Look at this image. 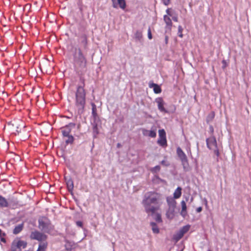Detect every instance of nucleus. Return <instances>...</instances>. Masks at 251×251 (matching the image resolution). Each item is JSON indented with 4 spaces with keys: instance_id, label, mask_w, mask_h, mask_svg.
Here are the masks:
<instances>
[{
    "instance_id": "1",
    "label": "nucleus",
    "mask_w": 251,
    "mask_h": 251,
    "mask_svg": "<svg viewBox=\"0 0 251 251\" xmlns=\"http://www.w3.org/2000/svg\"><path fill=\"white\" fill-rule=\"evenodd\" d=\"M161 197L159 194L155 192H148L145 194L143 204L147 213L152 214L155 212L157 208L154 205L157 203Z\"/></svg>"
},
{
    "instance_id": "2",
    "label": "nucleus",
    "mask_w": 251,
    "mask_h": 251,
    "mask_svg": "<svg viewBox=\"0 0 251 251\" xmlns=\"http://www.w3.org/2000/svg\"><path fill=\"white\" fill-rule=\"evenodd\" d=\"M85 104V92L83 87L78 86L75 93V104L78 108V113H81Z\"/></svg>"
},
{
    "instance_id": "3",
    "label": "nucleus",
    "mask_w": 251,
    "mask_h": 251,
    "mask_svg": "<svg viewBox=\"0 0 251 251\" xmlns=\"http://www.w3.org/2000/svg\"><path fill=\"white\" fill-rule=\"evenodd\" d=\"M74 58L75 66L80 68H84L85 67L86 61L79 49L76 50Z\"/></svg>"
},
{
    "instance_id": "4",
    "label": "nucleus",
    "mask_w": 251,
    "mask_h": 251,
    "mask_svg": "<svg viewBox=\"0 0 251 251\" xmlns=\"http://www.w3.org/2000/svg\"><path fill=\"white\" fill-rule=\"evenodd\" d=\"M39 227L47 233H49L52 228L49 220L46 217H42L39 219Z\"/></svg>"
},
{
    "instance_id": "5",
    "label": "nucleus",
    "mask_w": 251,
    "mask_h": 251,
    "mask_svg": "<svg viewBox=\"0 0 251 251\" xmlns=\"http://www.w3.org/2000/svg\"><path fill=\"white\" fill-rule=\"evenodd\" d=\"M8 128L12 130L14 133L16 134L19 133V129L25 127L24 123L20 120L14 121L13 122H10L7 125Z\"/></svg>"
},
{
    "instance_id": "6",
    "label": "nucleus",
    "mask_w": 251,
    "mask_h": 251,
    "mask_svg": "<svg viewBox=\"0 0 251 251\" xmlns=\"http://www.w3.org/2000/svg\"><path fill=\"white\" fill-rule=\"evenodd\" d=\"M176 153L181 161V163L183 166V169L185 171H188L189 170V164L188 162L187 157L185 153L179 147L177 148Z\"/></svg>"
},
{
    "instance_id": "7",
    "label": "nucleus",
    "mask_w": 251,
    "mask_h": 251,
    "mask_svg": "<svg viewBox=\"0 0 251 251\" xmlns=\"http://www.w3.org/2000/svg\"><path fill=\"white\" fill-rule=\"evenodd\" d=\"M26 245V242L19 239H16L12 243L11 251H22V249H25Z\"/></svg>"
},
{
    "instance_id": "8",
    "label": "nucleus",
    "mask_w": 251,
    "mask_h": 251,
    "mask_svg": "<svg viewBox=\"0 0 251 251\" xmlns=\"http://www.w3.org/2000/svg\"><path fill=\"white\" fill-rule=\"evenodd\" d=\"M206 143L207 147L209 149L213 150L215 153L217 155H218L219 151L217 149V142L215 138L212 136L208 138L206 140Z\"/></svg>"
},
{
    "instance_id": "9",
    "label": "nucleus",
    "mask_w": 251,
    "mask_h": 251,
    "mask_svg": "<svg viewBox=\"0 0 251 251\" xmlns=\"http://www.w3.org/2000/svg\"><path fill=\"white\" fill-rule=\"evenodd\" d=\"M30 237L32 239L38 240L40 242L44 241L47 239V236L38 231L32 232Z\"/></svg>"
},
{
    "instance_id": "10",
    "label": "nucleus",
    "mask_w": 251,
    "mask_h": 251,
    "mask_svg": "<svg viewBox=\"0 0 251 251\" xmlns=\"http://www.w3.org/2000/svg\"><path fill=\"white\" fill-rule=\"evenodd\" d=\"M155 102L157 103L158 109L161 112L167 113L168 111L165 108V102L161 98H158L155 99Z\"/></svg>"
},
{
    "instance_id": "11",
    "label": "nucleus",
    "mask_w": 251,
    "mask_h": 251,
    "mask_svg": "<svg viewBox=\"0 0 251 251\" xmlns=\"http://www.w3.org/2000/svg\"><path fill=\"white\" fill-rule=\"evenodd\" d=\"M75 124L70 123L69 125L62 128L63 136H69L71 130L75 127Z\"/></svg>"
},
{
    "instance_id": "12",
    "label": "nucleus",
    "mask_w": 251,
    "mask_h": 251,
    "mask_svg": "<svg viewBox=\"0 0 251 251\" xmlns=\"http://www.w3.org/2000/svg\"><path fill=\"white\" fill-rule=\"evenodd\" d=\"M166 13L168 14V15H164V20L168 26L169 29H170V27L172 26V21L170 18L169 16H171V14L170 12V9H167L166 10Z\"/></svg>"
},
{
    "instance_id": "13",
    "label": "nucleus",
    "mask_w": 251,
    "mask_h": 251,
    "mask_svg": "<svg viewBox=\"0 0 251 251\" xmlns=\"http://www.w3.org/2000/svg\"><path fill=\"white\" fill-rule=\"evenodd\" d=\"M143 134L145 136H150L152 138H154L156 136V132L155 129H151V130L144 129L143 131Z\"/></svg>"
},
{
    "instance_id": "14",
    "label": "nucleus",
    "mask_w": 251,
    "mask_h": 251,
    "mask_svg": "<svg viewBox=\"0 0 251 251\" xmlns=\"http://www.w3.org/2000/svg\"><path fill=\"white\" fill-rule=\"evenodd\" d=\"M167 201L169 207V209L175 210L176 206V201L174 199L171 197H168L167 198Z\"/></svg>"
},
{
    "instance_id": "15",
    "label": "nucleus",
    "mask_w": 251,
    "mask_h": 251,
    "mask_svg": "<svg viewBox=\"0 0 251 251\" xmlns=\"http://www.w3.org/2000/svg\"><path fill=\"white\" fill-rule=\"evenodd\" d=\"M119 7L122 9H125L126 7V3L125 0H117ZM113 2V6L115 8L117 7V5L115 3L116 0H112Z\"/></svg>"
},
{
    "instance_id": "16",
    "label": "nucleus",
    "mask_w": 251,
    "mask_h": 251,
    "mask_svg": "<svg viewBox=\"0 0 251 251\" xmlns=\"http://www.w3.org/2000/svg\"><path fill=\"white\" fill-rule=\"evenodd\" d=\"M149 87L151 88H152L154 92L156 94H159L161 92L160 86L156 84L153 83H150Z\"/></svg>"
},
{
    "instance_id": "17",
    "label": "nucleus",
    "mask_w": 251,
    "mask_h": 251,
    "mask_svg": "<svg viewBox=\"0 0 251 251\" xmlns=\"http://www.w3.org/2000/svg\"><path fill=\"white\" fill-rule=\"evenodd\" d=\"M181 211L180 212V214L183 217H185L187 215V206L186 204V201H181Z\"/></svg>"
},
{
    "instance_id": "18",
    "label": "nucleus",
    "mask_w": 251,
    "mask_h": 251,
    "mask_svg": "<svg viewBox=\"0 0 251 251\" xmlns=\"http://www.w3.org/2000/svg\"><path fill=\"white\" fill-rule=\"evenodd\" d=\"M182 189L178 187H177L174 193V199H177L180 197L181 195Z\"/></svg>"
},
{
    "instance_id": "19",
    "label": "nucleus",
    "mask_w": 251,
    "mask_h": 251,
    "mask_svg": "<svg viewBox=\"0 0 251 251\" xmlns=\"http://www.w3.org/2000/svg\"><path fill=\"white\" fill-rule=\"evenodd\" d=\"M47 242L45 241H42L40 243L38 250L37 251H45L47 247Z\"/></svg>"
},
{
    "instance_id": "20",
    "label": "nucleus",
    "mask_w": 251,
    "mask_h": 251,
    "mask_svg": "<svg viewBox=\"0 0 251 251\" xmlns=\"http://www.w3.org/2000/svg\"><path fill=\"white\" fill-rule=\"evenodd\" d=\"M23 228V224H20L17 226L13 230V233L17 234L20 233Z\"/></svg>"
},
{
    "instance_id": "21",
    "label": "nucleus",
    "mask_w": 251,
    "mask_h": 251,
    "mask_svg": "<svg viewBox=\"0 0 251 251\" xmlns=\"http://www.w3.org/2000/svg\"><path fill=\"white\" fill-rule=\"evenodd\" d=\"M8 206V202L6 200L0 196V207H7Z\"/></svg>"
},
{
    "instance_id": "22",
    "label": "nucleus",
    "mask_w": 251,
    "mask_h": 251,
    "mask_svg": "<svg viewBox=\"0 0 251 251\" xmlns=\"http://www.w3.org/2000/svg\"><path fill=\"white\" fill-rule=\"evenodd\" d=\"M157 143L158 144H159L160 146L162 147H165L167 145V141H166V138H159Z\"/></svg>"
},
{
    "instance_id": "23",
    "label": "nucleus",
    "mask_w": 251,
    "mask_h": 251,
    "mask_svg": "<svg viewBox=\"0 0 251 251\" xmlns=\"http://www.w3.org/2000/svg\"><path fill=\"white\" fill-rule=\"evenodd\" d=\"M151 229L154 233H158L159 229L157 225L154 223H151Z\"/></svg>"
},
{
    "instance_id": "24",
    "label": "nucleus",
    "mask_w": 251,
    "mask_h": 251,
    "mask_svg": "<svg viewBox=\"0 0 251 251\" xmlns=\"http://www.w3.org/2000/svg\"><path fill=\"white\" fill-rule=\"evenodd\" d=\"M183 235L178 231L174 235L173 239L176 242H177L183 237Z\"/></svg>"
},
{
    "instance_id": "25",
    "label": "nucleus",
    "mask_w": 251,
    "mask_h": 251,
    "mask_svg": "<svg viewBox=\"0 0 251 251\" xmlns=\"http://www.w3.org/2000/svg\"><path fill=\"white\" fill-rule=\"evenodd\" d=\"M66 184L69 191H72L74 187L73 181L71 179H69L66 181Z\"/></svg>"
},
{
    "instance_id": "26",
    "label": "nucleus",
    "mask_w": 251,
    "mask_h": 251,
    "mask_svg": "<svg viewBox=\"0 0 251 251\" xmlns=\"http://www.w3.org/2000/svg\"><path fill=\"white\" fill-rule=\"evenodd\" d=\"M189 228H190V226L189 225H187V226H184L183 227H182L180 229V230H179V231L183 235H184V234L186 233L189 230Z\"/></svg>"
},
{
    "instance_id": "27",
    "label": "nucleus",
    "mask_w": 251,
    "mask_h": 251,
    "mask_svg": "<svg viewBox=\"0 0 251 251\" xmlns=\"http://www.w3.org/2000/svg\"><path fill=\"white\" fill-rule=\"evenodd\" d=\"M189 228H190V226L189 225H187V226H184L183 227H182L180 229V230H179V231L183 235H184V234L186 233L189 230Z\"/></svg>"
},
{
    "instance_id": "28",
    "label": "nucleus",
    "mask_w": 251,
    "mask_h": 251,
    "mask_svg": "<svg viewBox=\"0 0 251 251\" xmlns=\"http://www.w3.org/2000/svg\"><path fill=\"white\" fill-rule=\"evenodd\" d=\"M174 210L171 209V210L169 209V210L167 212V216L169 219H172L174 216Z\"/></svg>"
},
{
    "instance_id": "29",
    "label": "nucleus",
    "mask_w": 251,
    "mask_h": 251,
    "mask_svg": "<svg viewBox=\"0 0 251 251\" xmlns=\"http://www.w3.org/2000/svg\"><path fill=\"white\" fill-rule=\"evenodd\" d=\"M65 137H67V139L66 140V142L67 144H71L74 141V137L70 135H69V136H64Z\"/></svg>"
},
{
    "instance_id": "30",
    "label": "nucleus",
    "mask_w": 251,
    "mask_h": 251,
    "mask_svg": "<svg viewBox=\"0 0 251 251\" xmlns=\"http://www.w3.org/2000/svg\"><path fill=\"white\" fill-rule=\"evenodd\" d=\"M134 38L138 41H140L142 38L141 32H136L134 35Z\"/></svg>"
},
{
    "instance_id": "31",
    "label": "nucleus",
    "mask_w": 251,
    "mask_h": 251,
    "mask_svg": "<svg viewBox=\"0 0 251 251\" xmlns=\"http://www.w3.org/2000/svg\"><path fill=\"white\" fill-rule=\"evenodd\" d=\"M159 138L166 137V132L164 129H160L158 131Z\"/></svg>"
},
{
    "instance_id": "32",
    "label": "nucleus",
    "mask_w": 251,
    "mask_h": 251,
    "mask_svg": "<svg viewBox=\"0 0 251 251\" xmlns=\"http://www.w3.org/2000/svg\"><path fill=\"white\" fill-rule=\"evenodd\" d=\"M71 243L69 242H67L65 246L67 250H71L72 249L73 246L71 245Z\"/></svg>"
},
{
    "instance_id": "33",
    "label": "nucleus",
    "mask_w": 251,
    "mask_h": 251,
    "mask_svg": "<svg viewBox=\"0 0 251 251\" xmlns=\"http://www.w3.org/2000/svg\"><path fill=\"white\" fill-rule=\"evenodd\" d=\"M96 105L94 104H92V114L94 117L96 116Z\"/></svg>"
},
{
    "instance_id": "34",
    "label": "nucleus",
    "mask_w": 251,
    "mask_h": 251,
    "mask_svg": "<svg viewBox=\"0 0 251 251\" xmlns=\"http://www.w3.org/2000/svg\"><path fill=\"white\" fill-rule=\"evenodd\" d=\"M160 170V167L159 166H156L154 167L153 168H152V171L156 172Z\"/></svg>"
},
{
    "instance_id": "35",
    "label": "nucleus",
    "mask_w": 251,
    "mask_h": 251,
    "mask_svg": "<svg viewBox=\"0 0 251 251\" xmlns=\"http://www.w3.org/2000/svg\"><path fill=\"white\" fill-rule=\"evenodd\" d=\"M156 220L158 222H160L161 221V216L159 214H157L156 215Z\"/></svg>"
},
{
    "instance_id": "36",
    "label": "nucleus",
    "mask_w": 251,
    "mask_h": 251,
    "mask_svg": "<svg viewBox=\"0 0 251 251\" xmlns=\"http://www.w3.org/2000/svg\"><path fill=\"white\" fill-rule=\"evenodd\" d=\"M76 224L78 226L82 227L83 224L82 222L81 221H77L76 222Z\"/></svg>"
},
{
    "instance_id": "37",
    "label": "nucleus",
    "mask_w": 251,
    "mask_h": 251,
    "mask_svg": "<svg viewBox=\"0 0 251 251\" xmlns=\"http://www.w3.org/2000/svg\"><path fill=\"white\" fill-rule=\"evenodd\" d=\"M163 2L165 5H168L170 3V0H163Z\"/></svg>"
},
{
    "instance_id": "38",
    "label": "nucleus",
    "mask_w": 251,
    "mask_h": 251,
    "mask_svg": "<svg viewBox=\"0 0 251 251\" xmlns=\"http://www.w3.org/2000/svg\"><path fill=\"white\" fill-rule=\"evenodd\" d=\"M5 236V233L0 229V237H2Z\"/></svg>"
},
{
    "instance_id": "39",
    "label": "nucleus",
    "mask_w": 251,
    "mask_h": 251,
    "mask_svg": "<svg viewBox=\"0 0 251 251\" xmlns=\"http://www.w3.org/2000/svg\"><path fill=\"white\" fill-rule=\"evenodd\" d=\"M202 210V207H199L197 208L196 209V211L198 212V213H200L201 211Z\"/></svg>"
},
{
    "instance_id": "40",
    "label": "nucleus",
    "mask_w": 251,
    "mask_h": 251,
    "mask_svg": "<svg viewBox=\"0 0 251 251\" xmlns=\"http://www.w3.org/2000/svg\"><path fill=\"white\" fill-rule=\"evenodd\" d=\"M172 19L175 22H177L178 18L177 16H174L172 17Z\"/></svg>"
},
{
    "instance_id": "41",
    "label": "nucleus",
    "mask_w": 251,
    "mask_h": 251,
    "mask_svg": "<svg viewBox=\"0 0 251 251\" xmlns=\"http://www.w3.org/2000/svg\"><path fill=\"white\" fill-rule=\"evenodd\" d=\"M148 36L149 39H151L152 38L151 32H148Z\"/></svg>"
},
{
    "instance_id": "42",
    "label": "nucleus",
    "mask_w": 251,
    "mask_h": 251,
    "mask_svg": "<svg viewBox=\"0 0 251 251\" xmlns=\"http://www.w3.org/2000/svg\"><path fill=\"white\" fill-rule=\"evenodd\" d=\"M183 30L182 27L181 26H178V31H182Z\"/></svg>"
},
{
    "instance_id": "43",
    "label": "nucleus",
    "mask_w": 251,
    "mask_h": 251,
    "mask_svg": "<svg viewBox=\"0 0 251 251\" xmlns=\"http://www.w3.org/2000/svg\"><path fill=\"white\" fill-rule=\"evenodd\" d=\"M210 131H211L212 132H213V131H214V129H213V127H212V126H210Z\"/></svg>"
},
{
    "instance_id": "44",
    "label": "nucleus",
    "mask_w": 251,
    "mask_h": 251,
    "mask_svg": "<svg viewBox=\"0 0 251 251\" xmlns=\"http://www.w3.org/2000/svg\"><path fill=\"white\" fill-rule=\"evenodd\" d=\"M189 198V197H185V200H186V201H188Z\"/></svg>"
},
{
    "instance_id": "45",
    "label": "nucleus",
    "mask_w": 251,
    "mask_h": 251,
    "mask_svg": "<svg viewBox=\"0 0 251 251\" xmlns=\"http://www.w3.org/2000/svg\"><path fill=\"white\" fill-rule=\"evenodd\" d=\"M1 240L2 242H5V240L4 238H2V237H1Z\"/></svg>"
},
{
    "instance_id": "46",
    "label": "nucleus",
    "mask_w": 251,
    "mask_h": 251,
    "mask_svg": "<svg viewBox=\"0 0 251 251\" xmlns=\"http://www.w3.org/2000/svg\"><path fill=\"white\" fill-rule=\"evenodd\" d=\"M178 36L180 37H182V34L181 33V32H180V34H179Z\"/></svg>"
},
{
    "instance_id": "47",
    "label": "nucleus",
    "mask_w": 251,
    "mask_h": 251,
    "mask_svg": "<svg viewBox=\"0 0 251 251\" xmlns=\"http://www.w3.org/2000/svg\"><path fill=\"white\" fill-rule=\"evenodd\" d=\"M193 201V198H191L190 199V202H192Z\"/></svg>"
},
{
    "instance_id": "48",
    "label": "nucleus",
    "mask_w": 251,
    "mask_h": 251,
    "mask_svg": "<svg viewBox=\"0 0 251 251\" xmlns=\"http://www.w3.org/2000/svg\"><path fill=\"white\" fill-rule=\"evenodd\" d=\"M213 117H214V114H211V118H213Z\"/></svg>"
},
{
    "instance_id": "49",
    "label": "nucleus",
    "mask_w": 251,
    "mask_h": 251,
    "mask_svg": "<svg viewBox=\"0 0 251 251\" xmlns=\"http://www.w3.org/2000/svg\"><path fill=\"white\" fill-rule=\"evenodd\" d=\"M210 251V250H209V251Z\"/></svg>"
}]
</instances>
